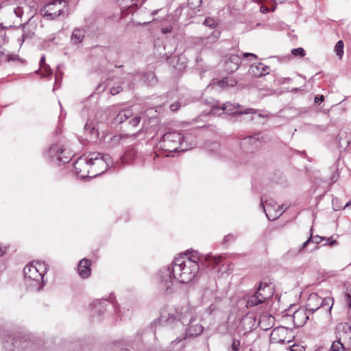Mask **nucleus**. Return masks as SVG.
<instances>
[{"label":"nucleus","instance_id":"1","mask_svg":"<svg viewBox=\"0 0 351 351\" xmlns=\"http://www.w3.org/2000/svg\"><path fill=\"white\" fill-rule=\"evenodd\" d=\"M197 315L195 309L189 304L178 306L175 308H164L160 314V320L169 326L180 323L184 328V335L182 338H177L172 343H178L188 338H193L200 335L203 326L197 322Z\"/></svg>","mask_w":351,"mask_h":351},{"label":"nucleus","instance_id":"2","mask_svg":"<svg viewBox=\"0 0 351 351\" xmlns=\"http://www.w3.org/2000/svg\"><path fill=\"white\" fill-rule=\"evenodd\" d=\"M199 265H172L163 267L159 271V287L167 292H171L173 280L188 283L197 274Z\"/></svg>","mask_w":351,"mask_h":351},{"label":"nucleus","instance_id":"3","mask_svg":"<svg viewBox=\"0 0 351 351\" xmlns=\"http://www.w3.org/2000/svg\"><path fill=\"white\" fill-rule=\"evenodd\" d=\"M111 163L109 155L93 152L79 158L74 163V169L75 173L82 178L95 177L104 173Z\"/></svg>","mask_w":351,"mask_h":351},{"label":"nucleus","instance_id":"4","mask_svg":"<svg viewBox=\"0 0 351 351\" xmlns=\"http://www.w3.org/2000/svg\"><path fill=\"white\" fill-rule=\"evenodd\" d=\"M161 143L162 147L167 152H185L196 145V138L191 132L181 134L172 132L163 135Z\"/></svg>","mask_w":351,"mask_h":351},{"label":"nucleus","instance_id":"5","mask_svg":"<svg viewBox=\"0 0 351 351\" xmlns=\"http://www.w3.org/2000/svg\"><path fill=\"white\" fill-rule=\"evenodd\" d=\"M225 260V256L222 255H200L195 250H188L184 252L178 254V256L175 257L172 263H177L178 262H180V263H186L187 261L191 262V263H203L206 261L210 262V263H219Z\"/></svg>","mask_w":351,"mask_h":351},{"label":"nucleus","instance_id":"6","mask_svg":"<svg viewBox=\"0 0 351 351\" xmlns=\"http://www.w3.org/2000/svg\"><path fill=\"white\" fill-rule=\"evenodd\" d=\"M67 11V4L63 0H50L40 10V14L48 20H54L64 15Z\"/></svg>","mask_w":351,"mask_h":351},{"label":"nucleus","instance_id":"7","mask_svg":"<svg viewBox=\"0 0 351 351\" xmlns=\"http://www.w3.org/2000/svg\"><path fill=\"white\" fill-rule=\"evenodd\" d=\"M261 206L264 209L266 216L270 221H274L278 218L289 207L287 204L278 206L273 201L268 202L267 200H264L263 197L261 198Z\"/></svg>","mask_w":351,"mask_h":351},{"label":"nucleus","instance_id":"8","mask_svg":"<svg viewBox=\"0 0 351 351\" xmlns=\"http://www.w3.org/2000/svg\"><path fill=\"white\" fill-rule=\"evenodd\" d=\"M46 265H25L23 273L25 278L40 282L46 272Z\"/></svg>","mask_w":351,"mask_h":351},{"label":"nucleus","instance_id":"9","mask_svg":"<svg viewBox=\"0 0 351 351\" xmlns=\"http://www.w3.org/2000/svg\"><path fill=\"white\" fill-rule=\"evenodd\" d=\"M322 241H325L324 245H335L337 243L335 240H332V238L322 237L318 235L311 236L305 242L303 243L302 247L300 248V251L307 249L306 250L313 251L318 248L317 245Z\"/></svg>","mask_w":351,"mask_h":351},{"label":"nucleus","instance_id":"10","mask_svg":"<svg viewBox=\"0 0 351 351\" xmlns=\"http://www.w3.org/2000/svg\"><path fill=\"white\" fill-rule=\"evenodd\" d=\"M240 106H234L232 104L227 102L223 104L221 107H213L210 110V113L212 114H221V113L226 112L229 114H254L256 112V110L252 108H248L244 110L239 111L236 108H239Z\"/></svg>","mask_w":351,"mask_h":351},{"label":"nucleus","instance_id":"11","mask_svg":"<svg viewBox=\"0 0 351 351\" xmlns=\"http://www.w3.org/2000/svg\"><path fill=\"white\" fill-rule=\"evenodd\" d=\"M49 156L52 159H55L58 162L64 163L69 162L73 156L72 152L69 150L64 149V147L60 144H55L52 145L48 151Z\"/></svg>","mask_w":351,"mask_h":351},{"label":"nucleus","instance_id":"12","mask_svg":"<svg viewBox=\"0 0 351 351\" xmlns=\"http://www.w3.org/2000/svg\"><path fill=\"white\" fill-rule=\"evenodd\" d=\"M289 332L288 328L284 326L275 328L271 332L270 339L272 343H280L285 341L289 342L287 339V335Z\"/></svg>","mask_w":351,"mask_h":351},{"label":"nucleus","instance_id":"13","mask_svg":"<svg viewBox=\"0 0 351 351\" xmlns=\"http://www.w3.org/2000/svg\"><path fill=\"white\" fill-rule=\"evenodd\" d=\"M311 313L304 307L299 308L293 315V322L298 327L302 326L310 318Z\"/></svg>","mask_w":351,"mask_h":351},{"label":"nucleus","instance_id":"14","mask_svg":"<svg viewBox=\"0 0 351 351\" xmlns=\"http://www.w3.org/2000/svg\"><path fill=\"white\" fill-rule=\"evenodd\" d=\"M322 298L317 293H311L307 300L304 307L311 314H313L316 311L320 309V302Z\"/></svg>","mask_w":351,"mask_h":351},{"label":"nucleus","instance_id":"15","mask_svg":"<svg viewBox=\"0 0 351 351\" xmlns=\"http://www.w3.org/2000/svg\"><path fill=\"white\" fill-rule=\"evenodd\" d=\"M121 8L122 17L133 12L138 0H115Z\"/></svg>","mask_w":351,"mask_h":351},{"label":"nucleus","instance_id":"16","mask_svg":"<svg viewBox=\"0 0 351 351\" xmlns=\"http://www.w3.org/2000/svg\"><path fill=\"white\" fill-rule=\"evenodd\" d=\"M269 67L263 63H254L250 66L249 69L250 74L255 77H261L267 75L269 73Z\"/></svg>","mask_w":351,"mask_h":351},{"label":"nucleus","instance_id":"17","mask_svg":"<svg viewBox=\"0 0 351 351\" xmlns=\"http://www.w3.org/2000/svg\"><path fill=\"white\" fill-rule=\"evenodd\" d=\"M241 63V58L239 55L232 54L226 62V70L232 73L237 71Z\"/></svg>","mask_w":351,"mask_h":351},{"label":"nucleus","instance_id":"18","mask_svg":"<svg viewBox=\"0 0 351 351\" xmlns=\"http://www.w3.org/2000/svg\"><path fill=\"white\" fill-rule=\"evenodd\" d=\"M255 293L263 303L271 297V291L268 285L261 282Z\"/></svg>","mask_w":351,"mask_h":351},{"label":"nucleus","instance_id":"19","mask_svg":"<svg viewBox=\"0 0 351 351\" xmlns=\"http://www.w3.org/2000/svg\"><path fill=\"white\" fill-rule=\"evenodd\" d=\"M255 293L263 303L271 297V291L268 285L261 282Z\"/></svg>","mask_w":351,"mask_h":351},{"label":"nucleus","instance_id":"20","mask_svg":"<svg viewBox=\"0 0 351 351\" xmlns=\"http://www.w3.org/2000/svg\"><path fill=\"white\" fill-rule=\"evenodd\" d=\"M9 339H7L4 343V348L5 350L8 351H14L15 348L20 347L21 348H24L25 346H22V339L19 337H8Z\"/></svg>","mask_w":351,"mask_h":351},{"label":"nucleus","instance_id":"21","mask_svg":"<svg viewBox=\"0 0 351 351\" xmlns=\"http://www.w3.org/2000/svg\"><path fill=\"white\" fill-rule=\"evenodd\" d=\"M133 114L131 109L127 108L119 111L117 116L114 118L113 122L114 124H121L125 120L130 118Z\"/></svg>","mask_w":351,"mask_h":351},{"label":"nucleus","instance_id":"22","mask_svg":"<svg viewBox=\"0 0 351 351\" xmlns=\"http://www.w3.org/2000/svg\"><path fill=\"white\" fill-rule=\"evenodd\" d=\"M85 31L82 28H75L71 36V43L73 45L81 43L84 38Z\"/></svg>","mask_w":351,"mask_h":351},{"label":"nucleus","instance_id":"23","mask_svg":"<svg viewBox=\"0 0 351 351\" xmlns=\"http://www.w3.org/2000/svg\"><path fill=\"white\" fill-rule=\"evenodd\" d=\"M237 84V81L232 77H223L217 82V85L223 88L233 87Z\"/></svg>","mask_w":351,"mask_h":351},{"label":"nucleus","instance_id":"24","mask_svg":"<svg viewBox=\"0 0 351 351\" xmlns=\"http://www.w3.org/2000/svg\"><path fill=\"white\" fill-rule=\"evenodd\" d=\"M90 265H77V271L78 274L82 278H86L90 275Z\"/></svg>","mask_w":351,"mask_h":351},{"label":"nucleus","instance_id":"25","mask_svg":"<svg viewBox=\"0 0 351 351\" xmlns=\"http://www.w3.org/2000/svg\"><path fill=\"white\" fill-rule=\"evenodd\" d=\"M333 305V299L331 298H322L320 302V309L324 310L326 312L330 313Z\"/></svg>","mask_w":351,"mask_h":351},{"label":"nucleus","instance_id":"26","mask_svg":"<svg viewBox=\"0 0 351 351\" xmlns=\"http://www.w3.org/2000/svg\"><path fill=\"white\" fill-rule=\"evenodd\" d=\"M84 130L90 134H95L96 136H98L99 135L97 125L90 119H88L86 125H84Z\"/></svg>","mask_w":351,"mask_h":351},{"label":"nucleus","instance_id":"27","mask_svg":"<svg viewBox=\"0 0 351 351\" xmlns=\"http://www.w3.org/2000/svg\"><path fill=\"white\" fill-rule=\"evenodd\" d=\"M258 138L254 136H247L244 138L241 141V146L245 149H247L249 145H254V147H257Z\"/></svg>","mask_w":351,"mask_h":351},{"label":"nucleus","instance_id":"28","mask_svg":"<svg viewBox=\"0 0 351 351\" xmlns=\"http://www.w3.org/2000/svg\"><path fill=\"white\" fill-rule=\"evenodd\" d=\"M263 302L261 300L258 298V296L256 295L254 293L252 295L250 296L247 300V304L246 306L247 308L257 306L260 304H262Z\"/></svg>","mask_w":351,"mask_h":351},{"label":"nucleus","instance_id":"29","mask_svg":"<svg viewBox=\"0 0 351 351\" xmlns=\"http://www.w3.org/2000/svg\"><path fill=\"white\" fill-rule=\"evenodd\" d=\"M143 80L149 85L154 84L156 82V77L155 74L152 72H146L143 76Z\"/></svg>","mask_w":351,"mask_h":351},{"label":"nucleus","instance_id":"30","mask_svg":"<svg viewBox=\"0 0 351 351\" xmlns=\"http://www.w3.org/2000/svg\"><path fill=\"white\" fill-rule=\"evenodd\" d=\"M343 47L344 44L342 40H339L334 48V51L335 52L336 55L341 59L343 56Z\"/></svg>","mask_w":351,"mask_h":351},{"label":"nucleus","instance_id":"31","mask_svg":"<svg viewBox=\"0 0 351 351\" xmlns=\"http://www.w3.org/2000/svg\"><path fill=\"white\" fill-rule=\"evenodd\" d=\"M344 350V346L343 343L341 342V339L338 338L336 341H333L331 347V351H341Z\"/></svg>","mask_w":351,"mask_h":351},{"label":"nucleus","instance_id":"32","mask_svg":"<svg viewBox=\"0 0 351 351\" xmlns=\"http://www.w3.org/2000/svg\"><path fill=\"white\" fill-rule=\"evenodd\" d=\"M291 53L295 56H300V57H304L306 54L305 51L302 47L293 49L291 50Z\"/></svg>","mask_w":351,"mask_h":351},{"label":"nucleus","instance_id":"33","mask_svg":"<svg viewBox=\"0 0 351 351\" xmlns=\"http://www.w3.org/2000/svg\"><path fill=\"white\" fill-rule=\"evenodd\" d=\"M204 24L209 27L214 28L217 26V23L213 19L207 18L204 20Z\"/></svg>","mask_w":351,"mask_h":351},{"label":"nucleus","instance_id":"34","mask_svg":"<svg viewBox=\"0 0 351 351\" xmlns=\"http://www.w3.org/2000/svg\"><path fill=\"white\" fill-rule=\"evenodd\" d=\"M141 118L140 117H134L129 121V125L132 128H136L140 123Z\"/></svg>","mask_w":351,"mask_h":351},{"label":"nucleus","instance_id":"35","mask_svg":"<svg viewBox=\"0 0 351 351\" xmlns=\"http://www.w3.org/2000/svg\"><path fill=\"white\" fill-rule=\"evenodd\" d=\"M42 70V75L43 76H49L51 74V70L48 64H46L45 66H43L40 68Z\"/></svg>","mask_w":351,"mask_h":351},{"label":"nucleus","instance_id":"36","mask_svg":"<svg viewBox=\"0 0 351 351\" xmlns=\"http://www.w3.org/2000/svg\"><path fill=\"white\" fill-rule=\"evenodd\" d=\"M93 308H94V311L95 312H97L99 315H100L104 311V308L100 304V302H98V304H93Z\"/></svg>","mask_w":351,"mask_h":351},{"label":"nucleus","instance_id":"37","mask_svg":"<svg viewBox=\"0 0 351 351\" xmlns=\"http://www.w3.org/2000/svg\"><path fill=\"white\" fill-rule=\"evenodd\" d=\"M110 300L111 303H112V304H113V305H114V309H115V312H116V313H117V314H118V316H119V317H120V319H122V317H123V315H122V313H121V309H120V308H119V305H118L117 304H114V298H112L110 297Z\"/></svg>","mask_w":351,"mask_h":351},{"label":"nucleus","instance_id":"38","mask_svg":"<svg viewBox=\"0 0 351 351\" xmlns=\"http://www.w3.org/2000/svg\"><path fill=\"white\" fill-rule=\"evenodd\" d=\"M125 135H114L110 138V140L113 144H116L119 143L121 139L125 138Z\"/></svg>","mask_w":351,"mask_h":351},{"label":"nucleus","instance_id":"39","mask_svg":"<svg viewBox=\"0 0 351 351\" xmlns=\"http://www.w3.org/2000/svg\"><path fill=\"white\" fill-rule=\"evenodd\" d=\"M240 341L238 339H234L232 341V351H239L240 348Z\"/></svg>","mask_w":351,"mask_h":351},{"label":"nucleus","instance_id":"40","mask_svg":"<svg viewBox=\"0 0 351 351\" xmlns=\"http://www.w3.org/2000/svg\"><path fill=\"white\" fill-rule=\"evenodd\" d=\"M122 90V88L121 86H113L110 88V93L112 95H115L118 93H119Z\"/></svg>","mask_w":351,"mask_h":351},{"label":"nucleus","instance_id":"41","mask_svg":"<svg viewBox=\"0 0 351 351\" xmlns=\"http://www.w3.org/2000/svg\"><path fill=\"white\" fill-rule=\"evenodd\" d=\"M202 0H189V4L195 7H199L202 3Z\"/></svg>","mask_w":351,"mask_h":351},{"label":"nucleus","instance_id":"42","mask_svg":"<svg viewBox=\"0 0 351 351\" xmlns=\"http://www.w3.org/2000/svg\"><path fill=\"white\" fill-rule=\"evenodd\" d=\"M14 14H16V16L21 18L22 16V14H23V10H22L21 8L17 7V8L14 9Z\"/></svg>","mask_w":351,"mask_h":351},{"label":"nucleus","instance_id":"43","mask_svg":"<svg viewBox=\"0 0 351 351\" xmlns=\"http://www.w3.org/2000/svg\"><path fill=\"white\" fill-rule=\"evenodd\" d=\"M172 29H173V27L172 26L162 27L161 28V32L163 34H166L170 33L172 31Z\"/></svg>","mask_w":351,"mask_h":351},{"label":"nucleus","instance_id":"44","mask_svg":"<svg viewBox=\"0 0 351 351\" xmlns=\"http://www.w3.org/2000/svg\"><path fill=\"white\" fill-rule=\"evenodd\" d=\"M180 106V105L178 102H175L170 106V109L171 111L175 112L177 110H178Z\"/></svg>","mask_w":351,"mask_h":351},{"label":"nucleus","instance_id":"45","mask_svg":"<svg viewBox=\"0 0 351 351\" xmlns=\"http://www.w3.org/2000/svg\"><path fill=\"white\" fill-rule=\"evenodd\" d=\"M349 290L347 288L346 293V298L348 302V306L351 308V295L348 293Z\"/></svg>","mask_w":351,"mask_h":351},{"label":"nucleus","instance_id":"46","mask_svg":"<svg viewBox=\"0 0 351 351\" xmlns=\"http://www.w3.org/2000/svg\"><path fill=\"white\" fill-rule=\"evenodd\" d=\"M47 64L45 63V56H43L40 60V68L43 66H45Z\"/></svg>","mask_w":351,"mask_h":351},{"label":"nucleus","instance_id":"47","mask_svg":"<svg viewBox=\"0 0 351 351\" xmlns=\"http://www.w3.org/2000/svg\"><path fill=\"white\" fill-rule=\"evenodd\" d=\"M243 56L244 58L252 57L254 58H257L256 55H255L254 53H244L243 54Z\"/></svg>","mask_w":351,"mask_h":351},{"label":"nucleus","instance_id":"48","mask_svg":"<svg viewBox=\"0 0 351 351\" xmlns=\"http://www.w3.org/2000/svg\"><path fill=\"white\" fill-rule=\"evenodd\" d=\"M324 96H317L315 97V103L319 104V102L322 101L324 100Z\"/></svg>","mask_w":351,"mask_h":351},{"label":"nucleus","instance_id":"49","mask_svg":"<svg viewBox=\"0 0 351 351\" xmlns=\"http://www.w3.org/2000/svg\"><path fill=\"white\" fill-rule=\"evenodd\" d=\"M260 10H261V12L263 13H267L269 12V8L264 5L261 6Z\"/></svg>","mask_w":351,"mask_h":351},{"label":"nucleus","instance_id":"50","mask_svg":"<svg viewBox=\"0 0 351 351\" xmlns=\"http://www.w3.org/2000/svg\"><path fill=\"white\" fill-rule=\"evenodd\" d=\"M78 263L82 264V263H90V261L87 258H82L80 261Z\"/></svg>","mask_w":351,"mask_h":351},{"label":"nucleus","instance_id":"51","mask_svg":"<svg viewBox=\"0 0 351 351\" xmlns=\"http://www.w3.org/2000/svg\"><path fill=\"white\" fill-rule=\"evenodd\" d=\"M5 252V248L1 246L0 243V256H2Z\"/></svg>","mask_w":351,"mask_h":351},{"label":"nucleus","instance_id":"52","mask_svg":"<svg viewBox=\"0 0 351 351\" xmlns=\"http://www.w3.org/2000/svg\"><path fill=\"white\" fill-rule=\"evenodd\" d=\"M162 9L153 10V11L152 12V16H155L156 14H157L159 12H160V11H162Z\"/></svg>","mask_w":351,"mask_h":351},{"label":"nucleus","instance_id":"53","mask_svg":"<svg viewBox=\"0 0 351 351\" xmlns=\"http://www.w3.org/2000/svg\"><path fill=\"white\" fill-rule=\"evenodd\" d=\"M349 206H351V199L346 204V206H344V208H346V207H348Z\"/></svg>","mask_w":351,"mask_h":351},{"label":"nucleus","instance_id":"54","mask_svg":"<svg viewBox=\"0 0 351 351\" xmlns=\"http://www.w3.org/2000/svg\"><path fill=\"white\" fill-rule=\"evenodd\" d=\"M265 318H266V316H262V317H261L260 322H263Z\"/></svg>","mask_w":351,"mask_h":351},{"label":"nucleus","instance_id":"55","mask_svg":"<svg viewBox=\"0 0 351 351\" xmlns=\"http://www.w3.org/2000/svg\"><path fill=\"white\" fill-rule=\"evenodd\" d=\"M25 38V34H23V35H22V39H21L22 43H23V42H24Z\"/></svg>","mask_w":351,"mask_h":351},{"label":"nucleus","instance_id":"56","mask_svg":"<svg viewBox=\"0 0 351 351\" xmlns=\"http://www.w3.org/2000/svg\"><path fill=\"white\" fill-rule=\"evenodd\" d=\"M219 32H216V34L215 35V36L216 38H218V37H219Z\"/></svg>","mask_w":351,"mask_h":351},{"label":"nucleus","instance_id":"57","mask_svg":"<svg viewBox=\"0 0 351 351\" xmlns=\"http://www.w3.org/2000/svg\"><path fill=\"white\" fill-rule=\"evenodd\" d=\"M58 74H56V82H55V84H56V83H57V82H58Z\"/></svg>","mask_w":351,"mask_h":351},{"label":"nucleus","instance_id":"58","mask_svg":"<svg viewBox=\"0 0 351 351\" xmlns=\"http://www.w3.org/2000/svg\"><path fill=\"white\" fill-rule=\"evenodd\" d=\"M350 144V141H346V147H347Z\"/></svg>","mask_w":351,"mask_h":351},{"label":"nucleus","instance_id":"59","mask_svg":"<svg viewBox=\"0 0 351 351\" xmlns=\"http://www.w3.org/2000/svg\"><path fill=\"white\" fill-rule=\"evenodd\" d=\"M191 141V140L190 138H186V142H188V143H189Z\"/></svg>","mask_w":351,"mask_h":351},{"label":"nucleus","instance_id":"60","mask_svg":"<svg viewBox=\"0 0 351 351\" xmlns=\"http://www.w3.org/2000/svg\"><path fill=\"white\" fill-rule=\"evenodd\" d=\"M341 136H340V138H339V143H340V144H341V145L342 146V143H341Z\"/></svg>","mask_w":351,"mask_h":351},{"label":"nucleus","instance_id":"61","mask_svg":"<svg viewBox=\"0 0 351 351\" xmlns=\"http://www.w3.org/2000/svg\"><path fill=\"white\" fill-rule=\"evenodd\" d=\"M121 351H129V350H127V349H123V350H121Z\"/></svg>","mask_w":351,"mask_h":351},{"label":"nucleus","instance_id":"62","mask_svg":"<svg viewBox=\"0 0 351 351\" xmlns=\"http://www.w3.org/2000/svg\"><path fill=\"white\" fill-rule=\"evenodd\" d=\"M349 329L351 330V325L349 326Z\"/></svg>","mask_w":351,"mask_h":351},{"label":"nucleus","instance_id":"63","mask_svg":"<svg viewBox=\"0 0 351 351\" xmlns=\"http://www.w3.org/2000/svg\"><path fill=\"white\" fill-rule=\"evenodd\" d=\"M1 8H2V6H1V5H0V10H1Z\"/></svg>","mask_w":351,"mask_h":351},{"label":"nucleus","instance_id":"64","mask_svg":"<svg viewBox=\"0 0 351 351\" xmlns=\"http://www.w3.org/2000/svg\"><path fill=\"white\" fill-rule=\"evenodd\" d=\"M350 319H351V315H350Z\"/></svg>","mask_w":351,"mask_h":351}]
</instances>
